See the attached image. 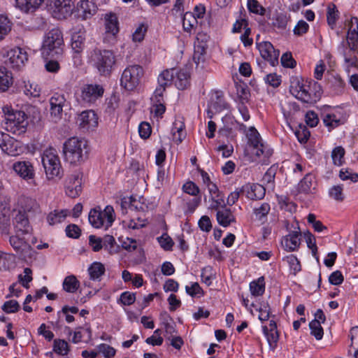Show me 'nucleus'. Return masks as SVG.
Returning <instances> with one entry per match:
<instances>
[{
  "label": "nucleus",
  "mask_w": 358,
  "mask_h": 358,
  "mask_svg": "<svg viewBox=\"0 0 358 358\" xmlns=\"http://www.w3.org/2000/svg\"><path fill=\"white\" fill-rule=\"evenodd\" d=\"M15 259L13 255L0 251V270L7 271L14 267Z\"/></svg>",
  "instance_id": "72a5a7b5"
},
{
  "label": "nucleus",
  "mask_w": 358,
  "mask_h": 358,
  "mask_svg": "<svg viewBox=\"0 0 358 358\" xmlns=\"http://www.w3.org/2000/svg\"><path fill=\"white\" fill-rule=\"evenodd\" d=\"M173 72V77L168 80V85L173 82L176 87L180 90L186 89L190 84V74L187 69L177 70L176 69H167Z\"/></svg>",
  "instance_id": "2eb2a0df"
},
{
  "label": "nucleus",
  "mask_w": 358,
  "mask_h": 358,
  "mask_svg": "<svg viewBox=\"0 0 358 358\" xmlns=\"http://www.w3.org/2000/svg\"><path fill=\"white\" fill-rule=\"evenodd\" d=\"M174 128L172 129L173 140L177 143H180L185 136L183 131L184 124L182 122H179L174 123Z\"/></svg>",
  "instance_id": "79ce46f5"
},
{
  "label": "nucleus",
  "mask_w": 358,
  "mask_h": 358,
  "mask_svg": "<svg viewBox=\"0 0 358 358\" xmlns=\"http://www.w3.org/2000/svg\"><path fill=\"white\" fill-rule=\"evenodd\" d=\"M262 329L270 348L274 350L279 339L278 330L268 331V328L266 326H263Z\"/></svg>",
  "instance_id": "a19ab883"
},
{
  "label": "nucleus",
  "mask_w": 358,
  "mask_h": 358,
  "mask_svg": "<svg viewBox=\"0 0 358 358\" xmlns=\"http://www.w3.org/2000/svg\"><path fill=\"white\" fill-rule=\"evenodd\" d=\"M148 27L144 24H140L133 34V40L134 41L141 42L144 38L147 31Z\"/></svg>",
  "instance_id": "338daca9"
},
{
  "label": "nucleus",
  "mask_w": 358,
  "mask_h": 358,
  "mask_svg": "<svg viewBox=\"0 0 358 358\" xmlns=\"http://www.w3.org/2000/svg\"><path fill=\"white\" fill-rule=\"evenodd\" d=\"M241 191L251 200L262 199L265 196V188L258 183H247L242 186Z\"/></svg>",
  "instance_id": "6ab92c4d"
},
{
  "label": "nucleus",
  "mask_w": 358,
  "mask_h": 358,
  "mask_svg": "<svg viewBox=\"0 0 358 358\" xmlns=\"http://www.w3.org/2000/svg\"><path fill=\"white\" fill-rule=\"evenodd\" d=\"M248 140L250 145L257 150L256 155L259 157L262 155H265L266 156H268L270 155L269 152L267 151L265 152L264 151V145L262 142V138L255 127H251L250 129V134L248 136Z\"/></svg>",
  "instance_id": "4be33fe9"
},
{
  "label": "nucleus",
  "mask_w": 358,
  "mask_h": 358,
  "mask_svg": "<svg viewBox=\"0 0 358 358\" xmlns=\"http://www.w3.org/2000/svg\"><path fill=\"white\" fill-rule=\"evenodd\" d=\"M217 221L223 227H227L236 222V218L229 208H222L217 211Z\"/></svg>",
  "instance_id": "b1692460"
},
{
  "label": "nucleus",
  "mask_w": 358,
  "mask_h": 358,
  "mask_svg": "<svg viewBox=\"0 0 358 358\" xmlns=\"http://www.w3.org/2000/svg\"><path fill=\"white\" fill-rule=\"evenodd\" d=\"M19 309L20 305L15 300L7 301L2 306V310L6 313H15L17 312Z\"/></svg>",
  "instance_id": "bf43d9fd"
},
{
  "label": "nucleus",
  "mask_w": 358,
  "mask_h": 358,
  "mask_svg": "<svg viewBox=\"0 0 358 358\" xmlns=\"http://www.w3.org/2000/svg\"><path fill=\"white\" fill-rule=\"evenodd\" d=\"M345 155V150L341 146L336 147L331 152L333 162L336 166H341Z\"/></svg>",
  "instance_id": "864d4df0"
},
{
  "label": "nucleus",
  "mask_w": 358,
  "mask_h": 358,
  "mask_svg": "<svg viewBox=\"0 0 358 358\" xmlns=\"http://www.w3.org/2000/svg\"><path fill=\"white\" fill-rule=\"evenodd\" d=\"M99 352L102 353L105 358H111L115 355V350L105 343H101L98 345Z\"/></svg>",
  "instance_id": "e2e57ef3"
},
{
  "label": "nucleus",
  "mask_w": 358,
  "mask_h": 358,
  "mask_svg": "<svg viewBox=\"0 0 358 358\" xmlns=\"http://www.w3.org/2000/svg\"><path fill=\"white\" fill-rule=\"evenodd\" d=\"M329 195L337 201H343L345 199L343 185H334L331 187L329 190Z\"/></svg>",
  "instance_id": "09e8293b"
},
{
  "label": "nucleus",
  "mask_w": 358,
  "mask_h": 358,
  "mask_svg": "<svg viewBox=\"0 0 358 358\" xmlns=\"http://www.w3.org/2000/svg\"><path fill=\"white\" fill-rule=\"evenodd\" d=\"M13 169L23 180H29L34 178L35 170L29 161H18L13 163Z\"/></svg>",
  "instance_id": "dca6fc26"
},
{
  "label": "nucleus",
  "mask_w": 358,
  "mask_h": 358,
  "mask_svg": "<svg viewBox=\"0 0 358 358\" xmlns=\"http://www.w3.org/2000/svg\"><path fill=\"white\" fill-rule=\"evenodd\" d=\"M105 266L101 262L92 263L88 268L90 279L95 280L99 279L105 273Z\"/></svg>",
  "instance_id": "c9c22d12"
},
{
  "label": "nucleus",
  "mask_w": 358,
  "mask_h": 358,
  "mask_svg": "<svg viewBox=\"0 0 358 358\" xmlns=\"http://www.w3.org/2000/svg\"><path fill=\"white\" fill-rule=\"evenodd\" d=\"M201 196L200 195L194 196L193 199L187 200V212H188L189 213H193L195 211L196 208L201 204Z\"/></svg>",
  "instance_id": "052dcab7"
},
{
  "label": "nucleus",
  "mask_w": 358,
  "mask_h": 358,
  "mask_svg": "<svg viewBox=\"0 0 358 358\" xmlns=\"http://www.w3.org/2000/svg\"><path fill=\"white\" fill-rule=\"evenodd\" d=\"M64 45L62 31L58 29H52L45 36L41 54L46 59H58L62 55Z\"/></svg>",
  "instance_id": "f257e3e1"
},
{
  "label": "nucleus",
  "mask_w": 358,
  "mask_h": 358,
  "mask_svg": "<svg viewBox=\"0 0 358 358\" xmlns=\"http://www.w3.org/2000/svg\"><path fill=\"white\" fill-rule=\"evenodd\" d=\"M12 74L6 68L0 66V92L6 91L12 84Z\"/></svg>",
  "instance_id": "2f4dec72"
},
{
  "label": "nucleus",
  "mask_w": 358,
  "mask_h": 358,
  "mask_svg": "<svg viewBox=\"0 0 358 358\" xmlns=\"http://www.w3.org/2000/svg\"><path fill=\"white\" fill-rule=\"evenodd\" d=\"M24 92L29 97H38L41 90L37 84L29 81L24 85Z\"/></svg>",
  "instance_id": "de8ad7c7"
},
{
  "label": "nucleus",
  "mask_w": 358,
  "mask_h": 358,
  "mask_svg": "<svg viewBox=\"0 0 358 358\" xmlns=\"http://www.w3.org/2000/svg\"><path fill=\"white\" fill-rule=\"evenodd\" d=\"M250 289L253 296H262L265 291L264 278L260 277L250 284Z\"/></svg>",
  "instance_id": "e433bc0d"
},
{
  "label": "nucleus",
  "mask_w": 358,
  "mask_h": 358,
  "mask_svg": "<svg viewBox=\"0 0 358 358\" xmlns=\"http://www.w3.org/2000/svg\"><path fill=\"white\" fill-rule=\"evenodd\" d=\"M324 124L326 127L334 129L341 124L343 122L341 119L334 113H329L324 116Z\"/></svg>",
  "instance_id": "c03bdc74"
},
{
  "label": "nucleus",
  "mask_w": 358,
  "mask_h": 358,
  "mask_svg": "<svg viewBox=\"0 0 358 358\" xmlns=\"http://www.w3.org/2000/svg\"><path fill=\"white\" fill-rule=\"evenodd\" d=\"M103 247L107 250L110 254L115 252L114 249L115 245V240L113 236L106 235L102 239Z\"/></svg>",
  "instance_id": "13d9d810"
},
{
  "label": "nucleus",
  "mask_w": 358,
  "mask_h": 358,
  "mask_svg": "<svg viewBox=\"0 0 358 358\" xmlns=\"http://www.w3.org/2000/svg\"><path fill=\"white\" fill-rule=\"evenodd\" d=\"M106 32L115 36L119 31L117 17L115 14H106L105 16Z\"/></svg>",
  "instance_id": "cd10ccee"
},
{
  "label": "nucleus",
  "mask_w": 358,
  "mask_h": 358,
  "mask_svg": "<svg viewBox=\"0 0 358 358\" xmlns=\"http://www.w3.org/2000/svg\"><path fill=\"white\" fill-rule=\"evenodd\" d=\"M270 211V206L267 203H262L259 208L254 210L256 219L261 223H264L266 220V216Z\"/></svg>",
  "instance_id": "37998d69"
},
{
  "label": "nucleus",
  "mask_w": 358,
  "mask_h": 358,
  "mask_svg": "<svg viewBox=\"0 0 358 358\" xmlns=\"http://www.w3.org/2000/svg\"><path fill=\"white\" fill-rule=\"evenodd\" d=\"M86 31L83 27H76L72 29L71 48L74 52L81 53L85 46Z\"/></svg>",
  "instance_id": "f3484780"
},
{
  "label": "nucleus",
  "mask_w": 358,
  "mask_h": 358,
  "mask_svg": "<svg viewBox=\"0 0 358 358\" xmlns=\"http://www.w3.org/2000/svg\"><path fill=\"white\" fill-rule=\"evenodd\" d=\"M281 64L285 67L294 68L296 62L293 59L291 52H285L281 57Z\"/></svg>",
  "instance_id": "774afa93"
},
{
  "label": "nucleus",
  "mask_w": 358,
  "mask_h": 358,
  "mask_svg": "<svg viewBox=\"0 0 358 358\" xmlns=\"http://www.w3.org/2000/svg\"><path fill=\"white\" fill-rule=\"evenodd\" d=\"M339 177L342 180H350L353 182L358 181V173H352L349 169H342L340 171Z\"/></svg>",
  "instance_id": "4d7b16f0"
},
{
  "label": "nucleus",
  "mask_w": 358,
  "mask_h": 358,
  "mask_svg": "<svg viewBox=\"0 0 358 358\" xmlns=\"http://www.w3.org/2000/svg\"><path fill=\"white\" fill-rule=\"evenodd\" d=\"M313 87L315 90L317 88L320 89V85L316 82L309 83V85L304 86V87L302 89L301 92H297V94H295V96L302 101L304 103H312L313 101H315V99H313L311 92H310V87Z\"/></svg>",
  "instance_id": "a878e982"
},
{
  "label": "nucleus",
  "mask_w": 358,
  "mask_h": 358,
  "mask_svg": "<svg viewBox=\"0 0 358 358\" xmlns=\"http://www.w3.org/2000/svg\"><path fill=\"white\" fill-rule=\"evenodd\" d=\"M258 50H259L262 57L268 62L272 66H275L278 64V57L280 51L274 48L271 43L268 41H263L257 43Z\"/></svg>",
  "instance_id": "ddd939ff"
},
{
  "label": "nucleus",
  "mask_w": 358,
  "mask_h": 358,
  "mask_svg": "<svg viewBox=\"0 0 358 358\" xmlns=\"http://www.w3.org/2000/svg\"><path fill=\"white\" fill-rule=\"evenodd\" d=\"M41 161L48 179L62 177L63 171L60 160L55 150H45L42 155Z\"/></svg>",
  "instance_id": "423d86ee"
},
{
  "label": "nucleus",
  "mask_w": 358,
  "mask_h": 358,
  "mask_svg": "<svg viewBox=\"0 0 358 358\" xmlns=\"http://www.w3.org/2000/svg\"><path fill=\"white\" fill-rule=\"evenodd\" d=\"M21 233H15L9 237V243L13 250L22 259H31L34 257L35 251L29 243V239Z\"/></svg>",
  "instance_id": "1a4fd4ad"
},
{
  "label": "nucleus",
  "mask_w": 358,
  "mask_h": 358,
  "mask_svg": "<svg viewBox=\"0 0 358 358\" xmlns=\"http://www.w3.org/2000/svg\"><path fill=\"white\" fill-rule=\"evenodd\" d=\"M89 245L92 247L94 252H99L103 247L102 238L96 237L94 235L89 236Z\"/></svg>",
  "instance_id": "680f3d73"
},
{
  "label": "nucleus",
  "mask_w": 358,
  "mask_h": 358,
  "mask_svg": "<svg viewBox=\"0 0 358 358\" xmlns=\"http://www.w3.org/2000/svg\"><path fill=\"white\" fill-rule=\"evenodd\" d=\"M2 56L4 64L11 68H20L28 59L27 52L20 48L3 50Z\"/></svg>",
  "instance_id": "9d476101"
},
{
  "label": "nucleus",
  "mask_w": 358,
  "mask_h": 358,
  "mask_svg": "<svg viewBox=\"0 0 358 358\" xmlns=\"http://www.w3.org/2000/svg\"><path fill=\"white\" fill-rule=\"evenodd\" d=\"M158 242L161 247L165 250H171L173 245V241L171 237L166 234H163L158 238Z\"/></svg>",
  "instance_id": "0e129e2a"
},
{
  "label": "nucleus",
  "mask_w": 358,
  "mask_h": 358,
  "mask_svg": "<svg viewBox=\"0 0 358 358\" xmlns=\"http://www.w3.org/2000/svg\"><path fill=\"white\" fill-rule=\"evenodd\" d=\"M327 23L331 27L336 24V20L338 18V10L334 4L328 6L327 9Z\"/></svg>",
  "instance_id": "8fccbe9b"
},
{
  "label": "nucleus",
  "mask_w": 358,
  "mask_h": 358,
  "mask_svg": "<svg viewBox=\"0 0 358 358\" xmlns=\"http://www.w3.org/2000/svg\"><path fill=\"white\" fill-rule=\"evenodd\" d=\"M173 77V72L164 71L158 77L159 87L156 88L152 96L151 97V113L156 117H162L166 110L163 94L168 85V80Z\"/></svg>",
  "instance_id": "20e7f679"
},
{
  "label": "nucleus",
  "mask_w": 358,
  "mask_h": 358,
  "mask_svg": "<svg viewBox=\"0 0 358 358\" xmlns=\"http://www.w3.org/2000/svg\"><path fill=\"white\" fill-rule=\"evenodd\" d=\"M97 7L92 1L81 0L76 6V12L83 20L91 18L96 13Z\"/></svg>",
  "instance_id": "aec40b11"
},
{
  "label": "nucleus",
  "mask_w": 358,
  "mask_h": 358,
  "mask_svg": "<svg viewBox=\"0 0 358 358\" xmlns=\"http://www.w3.org/2000/svg\"><path fill=\"white\" fill-rule=\"evenodd\" d=\"M104 88L99 84H85L80 88V98L84 103H94L101 98Z\"/></svg>",
  "instance_id": "9b49d317"
},
{
  "label": "nucleus",
  "mask_w": 358,
  "mask_h": 358,
  "mask_svg": "<svg viewBox=\"0 0 358 358\" xmlns=\"http://www.w3.org/2000/svg\"><path fill=\"white\" fill-rule=\"evenodd\" d=\"M358 43V31L353 29L352 31H348L346 41L343 40L338 47V50L344 53L345 46L348 45L351 50H355Z\"/></svg>",
  "instance_id": "393cba45"
},
{
  "label": "nucleus",
  "mask_w": 358,
  "mask_h": 358,
  "mask_svg": "<svg viewBox=\"0 0 358 358\" xmlns=\"http://www.w3.org/2000/svg\"><path fill=\"white\" fill-rule=\"evenodd\" d=\"M12 24L8 18L4 15H0V41L10 31Z\"/></svg>",
  "instance_id": "a18cd8bd"
},
{
  "label": "nucleus",
  "mask_w": 358,
  "mask_h": 358,
  "mask_svg": "<svg viewBox=\"0 0 358 358\" xmlns=\"http://www.w3.org/2000/svg\"><path fill=\"white\" fill-rule=\"evenodd\" d=\"M68 214V210H55L48 214L47 221L50 225H55L62 222Z\"/></svg>",
  "instance_id": "c85d7f7f"
},
{
  "label": "nucleus",
  "mask_w": 358,
  "mask_h": 358,
  "mask_svg": "<svg viewBox=\"0 0 358 358\" xmlns=\"http://www.w3.org/2000/svg\"><path fill=\"white\" fill-rule=\"evenodd\" d=\"M301 236L300 231H294L287 235L282 242L285 249L287 251L296 250L301 243Z\"/></svg>",
  "instance_id": "5701e85b"
},
{
  "label": "nucleus",
  "mask_w": 358,
  "mask_h": 358,
  "mask_svg": "<svg viewBox=\"0 0 358 358\" xmlns=\"http://www.w3.org/2000/svg\"><path fill=\"white\" fill-rule=\"evenodd\" d=\"M48 8L54 17L66 18L72 13L73 2L71 0H49Z\"/></svg>",
  "instance_id": "f8f14e48"
},
{
  "label": "nucleus",
  "mask_w": 358,
  "mask_h": 358,
  "mask_svg": "<svg viewBox=\"0 0 358 358\" xmlns=\"http://www.w3.org/2000/svg\"><path fill=\"white\" fill-rule=\"evenodd\" d=\"M82 174L76 171L71 174L66 182V194L71 198H76L82 192Z\"/></svg>",
  "instance_id": "4468645a"
},
{
  "label": "nucleus",
  "mask_w": 358,
  "mask_h": 358,
  "mask_svg": "<svg viewBox=\"0 0 358 358\" xmlns=\"http://www.w3.org/2000/svg\"><path fill=\"white\" fill-rule=\"evenodd\" d=\"M286 261L289 265L290 269L294 271V273L301 271L300 262L298 260L296 256L291 255L286 257Z\"/></svg>",
  "instance_id": "69168bd1"
},
{
  "label": "nucleus",
  "mask_w": 358,
  "mask_h": 358,
  "mask_svg": "<svg viewBox=\"0 0 358 358\" xmlns=\"http://www.w3.org/2000/svg\"><path fill=\"white\" fill-rule=\"evenodd\" d=\"M144 74L143 69L138 64L128 66L123 71L121 78L120 85L128 91L134 90L141 83V80Z\"/></svg>",
  "instance_id": "6e6552de"
},
{
  "label": "nucleus",
  "mask_w": 358,
  "mask_h": 358,
  "mask_svg": "<svg viewBox=\"0 0 358 358\" xmlns=\"http://www.w3.org/2000/svg\"><path fill=\"white\" fill-rule=\"evenodd\" d=\"M210 107L216 112H220L227 108L228 104L224 100L222 92H215L210 99Z\"/></svg>",
  "instance_id": "bb28decb"
},
{
  "label": "nucleus",
  "mask_w": 358,
  "mask_h": 358,
  "mask_svg": "<svg viewBox=\"0 0 358 358\" xmlns=\"http://www.w3.org/2000/svg\"><path fill=\"white\" fill-rule=\"evenodd\" d=\"M92 61L101 76H109L115 63L113 52L108 50L94 49L91 54Z\"/></svg>",
  "instance_id": "39448f33"
},
{
  "label": "nucleus",
  "mask_w": 358,
  "mask_h": 358,
  "mask_svg": "<svg viewBox=\"0 0 358 358\" xmlns=\"http://www.w3.org/2000/svg\"><path fill=\"white\" fill-rule=\"evenodd\" d=\"M79 126L83 129H92L98 125V117L92 110L83 111L78 119Z\"/></svg>",
  "instance_id": "412c9836"
},
{
  "label": "nucleus",
  "mask_w": 358,
  "mask_h": 358,
  "mask_svg": "<svg viewBox=\"0 0 358 358\" xmlns=\"http://www.w3.org/2000/svg\"><path fill=\"white\" fill-rule=\"evenodd\" d=\"M288 22V17L285 13H279L273 18V26L280 29H285Z\"/></svg>",
  "instance_id": "603ef678"
},
{
  "label": "nucleus",
  "mask_w": 358,
  "mask_h": 358,
  "mask_svg": "<svg viewBox=\"0 0 358 358\" xmlns=\"http://www.w3.org/2000/svg\"><path fill=\"white\" fill-rule=\"evenodd\" d=\"M87 145L85 140L72 137L66 141L63 145L64 159L70 164L83 162L87 157Z\"/></svg>",
  "instance_id": "7ed1b4c3"
},
{
  "label": "nucleus",
  "mask_w": 358,
  "mask_h": 358,
  "mask_svg": "<svg viewBox=\"0 0 358 358\" xmlns=\"http://www.w3.org/2000/svg\"><path fill=\"white\" fill-rule=\"evenodd\" d=\"M90 223L95 228L110 227L115 220V211L111 206H107L103 211L101 209H92L89 213Z\"/></svg>",
  "instance_id": "0eeeda50"
},
{
  "label": "nucleus",
  "mask_w": 358,
  "mask_h": 358,
  "mask_svg": "<svg viewBox=\"0 0 358 358\" xmlns=\"http://www.w3.org/2000/svg\"><path fill=\"white\" fill-rule=\"evenodd\" d=\"M182 190L184 192L193 196H196L200 193L199 187L192 181L186 182L182 185Z\"/></svg>",
  "instance_id": "6e6d98bb"
},
{
  "label": "nucleus",
  "mask_w": 358,
  "mask_h": 358,
  "mask_svg": "<svg viewBox=\"0 0 358 358\" xmlns=\"http://www.w3.org/2000/svg\"><path fill=\"white\" fill-rule=\"evenodd\" d=\"M53 350L55 353L59 355H66L70 350L69 345L65 340L55 339L53 343Z\"/></svg>",
  "instance_id": "58836bf2"
},
{
  "label": "nucleus",
  "mask_w": 358,
  "mask_h": 358,
  "mask_svg": "<svg viewBox=\"0 0 358 358\" xmlns=\"http://www.w3.org/2000/svg\"><path fill=\"white\" fill-rule=\"evenodd\" d=\"M43 1V0H15L17 6L25 12H29L31 9L35 10Z\"/></svg>",
  "instance_id": "f704fd0d"
},
{
  "label": "nucleus",
  "mask_w": 358,
  "mask_h": 358,
  "mask_svg": "<svg viewBox=\"0 0 358 358\" xmlns=\"http://www.w3.org/2000/svg\"><path fill=\"white\" fill-rule=\"evenodd\" d=\"M6 129L15 135L25 133L28 126V117L22 110H14L10 106L3 107Z\"/></svg>",
  "instance_id": "f03ea898"
},
{
  "label": "nucleus",
  "mask_w": 358,
  "mask_h": 358,
  "mask_svg": "<svg viewBox=\"0 0 358 358\" xmlns=\"http://www.w3.org/2000/svg\"><path fill=\"white\" fill-rule=\"evenodd\" d=\"M311 335L314 336L317 340H321L324 335L323 329L318 320H313L309 324Z\"/></svg>",
  "instance_id": "49530a36"
},
{
  "label": "nucleus",
  "mask_w": 358,
  "mask_h": 358,
  "mask_svg": "<svg viewBox=\"0 0 358 358\" xmlns=\"http://www.w3.org/2000/svg\"><path fill=\"white\" fill-rule=\"evenodd\" d=\"M315 178L312 174H306L299 183V191L306 194L312 192V189H315L314 184Z\"/></svg>",
  "instance_id": "7c9ffc66"
},
{
  "label": "nucleus",
  "mask_w": 358,
  "mask_h": 358,
  "mask_svg": "<svg viewBox=\"0 0 358 358\" xmlns=\"http://www.w3.org/2000/svg\"><path fill=\"white\" fill-rule=\"evenodd\" d=\"M196 17L191 12H187L182 18V27L185 31L189 32L197 24Z\"/></svg>",
  "instance_id": "ea45409f"
},
{
  "label": "nucleus",
  "mask_w": 358,
  "mask_h": 358,
  "mask_svg": "<svg viewBox=\"0 0 358 358\" xmlns=\"http://www.w3.org/2000/svg\"><path fill=\"white\" fill-rule=\"evenodd\" d=\"M247 6L250 13L260 15L265 14V8L257 0H248Z\"/></svg>",
  "instance_id": "3c124183"
},
{
  "label": "nucleus",
  "mask_w": 358,
  "mask_h": 358,
  "mask_svg": "<svg viewBox=\"0 0 358 358\" xmlns=\"http://www.w3.org/2000/svg\"><path fill=\"white\" fill-rule=\"evenodd\" d=\"M15 233H21L22 235H28L31 227L29 224L28 217L25 212L18 210L13 220Z\"/></svg>",
  "instance_id": "a211bd4d"
},
{
  "label": "nucleus",
  "mask_w": 358,
  "mask_h": 358,
  "mask_svg": "<svg viewBox=\"0 0 358 358\" xmlns=\"http://www.w3.org/2000/svg\"><path fill=\"white\" fill-rule=\"evenodd\" d=\"M10 141H7L5 146L1 148L2 151L10 156H16L22 151L20 143L10 137Z\"/></svg>",
  "instance_id": "c756f323"
},
{
  "label": "nucleus",
  "mask_w": 358,
  "mask_h": 358,
  "mask_svg": "<svg viewBox=\"0 0 358 358\" xmlns=\"http://www.w3.org/2000/svg\"><path fill=\"white\" fill-rule=\"evenodd\" d=\"M206 48L207 45L205 43H200L199 41L195 42L193 59L197 65L205 60Z\"/></svg>",
  "instance_id": "473e14b6"
},
{
  "label": "nucleus",
  "mask_w": 358,
  "mask_h": 358,
  "mask_svg": "<svg viewBox=\"0 0 358 358\" xmlns=\"http://www.w3.org/2000/svg\"><path fill=\"white\" fill-rule=\"evenodd\" d=\"M32 271L29 268H25L24 269L23 274L18 275V280L22 285L25 288H29V283L32 280Z\"/></svg>",
  "instance_id": "5fc2aeb1"
},
{
  "label": "nucleus",
  "mask_w": 358,
  "mask_h": 358,
  "mask_svg": "<svg viewBox=\"0 0 358 358\" xmlns=\"http://www.w3.org/2000/svg\"><path fill=\"white\" fill-rule=\"evenodd\" d=\"M79 286V281L76 279V276L73 275L66 277L63 282V289L67 292H76Z\"/></svg>",
  "instance_id": "4c0bfd02"
}]
</instances>
